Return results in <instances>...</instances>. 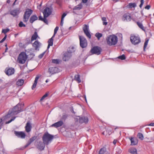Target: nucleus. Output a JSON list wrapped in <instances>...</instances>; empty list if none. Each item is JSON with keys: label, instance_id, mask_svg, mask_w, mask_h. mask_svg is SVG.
<instances>
[{"label": "nucleus", "instance_id": "obj_45", "mask_svg": "<svg viewBox=\"0 0 154 154\" xmlns=\"http://www.w3.org/2000/svg\"><path fill=\"white\" fill-rule=\"evenodd\" d=\"M9 31V29H3L2 30V32L4 33L6 35V33Z\"/></svg>", "mask_w": 154, "mask_h": 154}, {"label": "nucleus", "instance_id": "obj_46", "mask_svg": "<svg viewBox=\"0 0 154 154\" xmlns=\"http://www.w3.org/2000/svg\"><path fill=\"white\" fill-rule=\"evenodd\" d=\"M16 117H15V116H14V117H12V118L9 121H8L6 122H5V124H9V123H10L12 121H14Z\"/></svg>", "mask_w": 154, "mask_h": 154}, {"label": "nucleus", "instance_id": "obj_12", "mask_svg": "<svg viewBox=\"0 0 154 154\" xmlns=\"http://www.w3.org/2000/svg\"><path fill=\"white\" fill-rule=\"evenodd\" d=\"M20 9L19 8H17L10 11V14L14 17L17 16L20 13Z\"/></svg>", "mask_w": 154, "mask_h": 154}, {"label": "nucleus", "instance_id": "obj_63", "mask_svg": "<svg viewBox=\"0 0 154 154\" xmlns=\"http://www.w3.org/2000/svg\"><path fill=\"white\" fill-rule=\"evenodd\" d=\"M2 119H0V125H1L2 123H3L2 122Z\"/></svg>", "mask_w": 154, "mask_h": 154}, {"label": "nucleus", "instance_id": "obj_50", "mask_svg": "<svg viewBox=\"0 0 154 154\" xmlns=\"http://www.w3.org/2000/svg\"><path fill=\"white\" fill-rule=\"evenodd\" d=\"M80 118V116H78L75 119V122H79V118Z\"/></svg>", "mask_w": 154, "mask_h": 154}, {"label": "nucleus", "instance_id": "obj_28", "mask_svg": "<svg viewBox=\"0 0 154 154\" xmlns=\"http://www.w3.org/2000/svg\"><path fill=\"white\" fill-rule=\"evenodd\" d=\"M74 79L78 83H80L81 82V81L80 79V76L79 74L75 75L74 77Z\"/></svg>", "mask_w": 154, "mask_h": 154}, {"label": "nucleus", "instance_id": "obj_16", "mask_svg": "<svg viewBox=\"0 0 154 154\" xmlns=\"http://www.w3.org/2000/svg\"><path fill=\"white\" fill-rule=\"evenodd\" d=\"M41 45V43L37 40L35 41L32 44V46L36 50H39V48Z\"/></svg>", "mask_w": 154, "mask_h": 154}, {"label": "nucleus", "instance_id": "obj_53", "mask_svg": "<svg viewBox=\"0 0 154 154\" xmlns=\"http://www.w3.org/2000/svg\"><path fill=\"white\" fill-rule=\"evenodd\" d=\"M150 8V6L149 5H147L145 7V9L149 10Z\"/></svg>", "mask_w": 154, "mask_h": 154}, {"label": "nucleus", "instance_id": "obj_18", "mask_svg": "<svg viewBox=\"0 0 154 154\" xmlns=\"http://www.w3.org/2000/svg\"><path fill=\"white\" fill-rule=\"evenodd\" d=\"M63 124V121L60 120L52 124L51 125V127H54L56 128H57L61 126Z\"/></svg>", "mask_w": 154, "mask_h": 154}, {"label": "nucleus", "instance_id": "obj_51", "mask_svg": "<svg viewBox=\"0 0 154 154\" xmlns=\"http://www.w3.org/2000/svg\"><path fill=\"white\" fill-rule=\"evenodd\" d=\"M144 0H140V4L139 5V7L140 8H141L142 7L143 4H144Z\"/></svg>", "mask_w": 154, "mask_h": 154}, {"label": "nucleus", "instance_id": "obj_58", "mask_svg": "<svg viewBox=\"0 0 154 154\" xmlns=\"http://www.w3.org/2000/svg\"><path fill=\"white\" fill-rule=\"evenodd\" d=\"M6 38H7V35H5V37H4V38L2 40H3V41H4L6 39Z\"/></svg>", "mask_w": 154, "mask_h": 154}, {"label": "nucleus", "instance_id": "obj_64", "mask_svg": "<svg viewBox=\"0 0 154 154\" xmlns=\"http://www.w3.org/2000/svg\"><path fill=\"white\" fill-rule=\"evenodd\" d=\"M3 125V123H2L1 125H0V130L2 128Z\"/></svg>", "mask_w": 154, "mask_h": 154}, {"label": "nucleus", "instance_id": "obj_39", "mask_svg": "<svg viewBox=\"0 0 154 154\" xmlns=\"http://www.w3.org/2000/svg\"><path fill=\"white\" fill-rule=\"evenodd\" d=\"M102 20L103 21V24L104 25H106L107 24V23L106 22V19L105 17H103L102 18Z\"/></svg>", "mask_w": 154, "mask_h": 154}, {"label": "nucleus", "instance_id": "obj_1", "mask_svg": "<svg viewBox=\"0 0 154 154\" xmlns=\"http://www.w3.org/2000/svg\"><path fill=\"white\" fill-rule=\"evenodd\" d=\"M54 135L49 134L47 131L46 132L42 137L43 142L46 145H48L54 139Z\"/></svg>", "mask_w": 154, "mask_h": 154}, {"label": "nucleus", "instance_id": "obj_44", "mask_svg": "<svg viewBox=\"0 0 154 154\" xmlns=\"http://www.w3.org/2000/svg\"><path fill=\"white\" fill-rule=\"evenodd\" d=\"M59 27L58 26H56L54 29V34L53 35V37H54L55 35L57 33Z\"/></svg>", "mask_w": 154, "mask_h": 154}, {"label": "nucleus", "instance_id": "obj_22", "mask_svg": "<svg viewBox=\"0 0 154 154\" xmlns=\"http://www.w3.org/2000/svg\"><path fill=\"white\" fill-rule=\"evenodd\" d=\"M122 20L124 21L126 20L127 21H129L131 20V16L128 13L125 14H124L122 17Z\"/></svg>", "mask_w": 154, "mask_h": 154}, {"label": "nucleus", "instance_id": "obj_61", "mask_svg": "<svg viewBox=\"0 0 154 154\" xmlns=\"http://www.w3.org/2000/svg\"><path fill=\"white\" fill-rule=\"evenodd\" d=\"M31 143H32L29 140L27 143L28 145H29L31 144Z\"/></svg>", "mask_w": 154, "mask_h": 154}, {"label": "nucleus", "instance_id": "obj_11", "mask_svg": "<svg viewBox=\"0 0 154 154\" xmlns=\"http://www.w3.org/2000/svg\"><path fill=\"white\" fill-rule=\"evenodd\" d=\"M72 52L68 51L65 52L64 54V57L63 58V61H66L68 60L72 56Z\"/></svg>", "mask_w": 154, "mask_h": 154}, {"label": "nucleus", "instance_id": "obj_59", "mask_svg": "<svg viewBox=\"0 0 154 154\" xmlns=\"http://www.w3.org/2000/svg\"><path fill=\"white\" fill-rule=\"evenodd\" d=\"M148 125L152 126H154V123H151Z\"/></svg>", "mask_w": 154, "mask_h": 154}, {"label": "nucleus", "instance_id": "obj_15", "mask_svg": "<svg viewBox=\"0 0 154 154\" xmlns=\"http://www.w3.org/2000/svg\"><path fill=\"white\" fill-rule=\"evenodd\" d=\"M45 145V144L43 142H42L41 141H40L38 143L36 147L40 150L42 151L44 149Z\"/></svg>", "mask_w": 154, "mask_h": 154}, {"label": "nucleus", "instance_id": "obj_37", "mask_svg": "<svg viewBox=\"0 0 154 154\" xmlns=\"http://www.w3.org/2000/svg\"><path fill=\"white\" fill-rule=\"evenodd\" d=\"M149 41V39H146L145 41L144 42V46H143V50L144 51L145 48H146L147 46L148 45V42Z\"/></svg>", "mask_w": 154, "mask_h": 154}, {"label": "nucleus", "instance_id": "obj_36", "mask_svg": "<svg viewBox=\"0 0 154 154\" xmlns=\"http://www.w3.org/2000/svg\"><path fill=\"white\" fill-rule=\"evenodd\" d=\"M136 23L139 28L143 30H144V27L142 23H140L139 22H136Z\"/></svg>", "mask_w": 154, "mask_h": 154}, {"label": "nucleus", "instance_id": "obj_31", "mask_svg": "<svg viewBox=\"0 0 154 154\" xmlns=\"http://www.w3.org/2000/svg\"><path fill=\"white\" fill-rule=\"evenodd\" d=\"M14 115H13V113L11 111V110H10L8 112V114L5 116V118L6 119H8L11 117H13V116H14Z\"/></svg>", "mask_w": 154, "mask_h": 154}, {"label": "nucleus", "instance_id": "obj_32", "mask_svg": "<svg viewBox=\"0 0 154 154\" xmlns=\"http://www.w3.org/2000/svg\"><path fill=\"white\" fill-rule=\"evenodd\" d=\"M24 80L23 79H19L16 82V84L18 86H21L24 83Z\"/></svg>", "mask_w": 154, "mask_h": 154}, {"label": "nucleus", "instance_id": "obj_19", "mask_svg": "<svg viewBox=\"0 0 154 154\" xmlns=\"http://www.w3.org/2000/svg\"><path fill=\"white\" fill-rule=\"evenodd\" d=\"M14 68H9L7 69H5V73L6 75L8 76L14 74Z\"/></svg>", "mask_w": 154, "mask_h": 154}, {"label": "nucleus", "instance_id": "obj_21", "mask_svg": "<svg viewBox=\"0 0 154 154\" xmlns=\"http://www.w3.org/2000/svg\"><path fill=\"white\" fill-rule=\"evenodd\" d=\"M58 68L56 67H50L49 68L48 72L51 74L56 73L57 72Z\"/></svg>", "mask_w": 154, "mask_h": 154}, {"label": "nucleus", "instance_id": "obj_30", "mask_svg": "<svg viewBox=\"0 0 154 154\" xmlns=\"http://www.w3.org/2000/svg\"><path fill=\"white\" fill-rule=\"evenodd\" d=\"M129 152L132 154H137V150L135 148H131L129 149Z\"/></svg>", "mask_w": 154, "mask_h": 154}, {"label": "nucleus", "instance_id": "obj_26", "mask_svg": "<svg viewBox=\"0 0 154 154\" xmlns=\"http://www.w3.org/2000/svg\"><path fill=\"white\" fill-rule=\"evenodd\" d=\"M54 37H53V36L50 39H49L48 41V45L47 47V48L48 49L50 46H52L53 45V38Z\"/></svg>", "mask_w": 154, "mask_h": 154}, {"label": "nucleus", "instance_id": "obj_55", "mask_svg": "<svg viewBox=\"0 0 154 154\" xmlns=\"http://www.w3.org/2000/svg\"><path fill=\"white\" fill-rule=\"evenodd\" d=\"M63 19H61L60 25L61 26H62L63 24Z\"/></svg>", "mask_w": 154, "mask_h": 154}, {"label": "nucleus", "instance_id": "obj_57", "mask_svg": "<svg viewBox=\"0 0 154 154\" xmlns=\"http://www.w3.org/2000/svg\"><path fill=\"white\" fill-rule=\"evenodd\" d=\"M117 140H114L113 142V143L114 145H115L116 144V143L117 142Z\"/></svg>", "mask_w": 154, "mask_h": 154}, {"label": "nucleus", "instance_id": "obj_8", "mask_svg": "<svg viewBox=\"0 0 154 154\" xmlns=\"http://www.w3.org/2000/svg\"><path fill=\"white\" fill-rule=\"evenodd\" d=\"M130 41L132 44L134 45L137 44L140 42L139 37L134 35H132L131 36Z\"/></svg>", "mask_w": 154, "mask_h": 154}, {"label": "nucleus", "instance_id": "obj_60", "mask_svg": "<svg viewBox=\"0 0 154 154\" xmlns=\"http://www.w3.org/2000/svg\"><path fill=\"white\" fill-rule=\"evenodd\" d=\"M88 1V0H82V2L84 3H86Z\"/></svg>", "mask_w": 154, "mask_h": 154}, {"label": "nucleus", "instance_id": "obj_7", "mask_svg": "<svg viewBox=\"0 0 154 154\" xmlns=\"http://www.w3.org/2000/svg\"><path fill=\"white\" fill-rule=\"evenodd\" d=\"M80 45L82 48H86L87 46V42L86 38L83 36L79 35Z\"/></svg>", "mask_w": 154, "mask_h": 154}, {"label": "nucleus", "instance_id": "obj_23", "mask_svg": "<svg viewBox=\"0 0 154 154\" xmlns=\"http://www.w3.org/2000/svg\"><path fill=\"white\" fill-rule=\"evenodd\" d=\"M40 77V76L38 75H37L36 76L34 81V83H33L32 87V90H33L35 88H36L37 83L38 80L39 79Z\"/></svg>", "mask_w": 154, "mask_h": 154}, {"label": "nucleus", "instance_id": "obj_52", "mask_svg": "<svg viewBox=\"0 0 154 154\" xmlns=\"http://www.w3.org/2000/svg\"><path fill=\"white\" fill-rule=\"evenodd\" d=\"M66 14H67L65 13H63L61 19H63L64 17L66 16Z\"/></svg>", "mask_w": 154, "mask_h": 154}, {"label": "nucleus", "instance_id": "obj_62", "mask_svg": "<svg viewBox=\"0 0 154 154\" xmlns=\"http://www.w3.org/2000/svg\"><path fill=\"white\" fill-rule=\"evenodd\" d=\"M30 55L32 57H33L34 56V55L33 53H31L30 54Z\"/></svg>", "mask_w": 154, "mask_h": 154}, {"label": "nucleus", "instance_id": "obj_5", "mask_svg": "<svg viewBox=\"0 0 154 154\" xmlns=\"http://www.w3.org/2000/svg\"><path fill=\"white\" fill-rule=\"evenodd\" d=\"M32 12L33 11L31 9L27 8L26 10L23 17V21L24 22L26 23L28 21Z\"/></svg>", "mask_w": 154, "mask_h": 154}, {"label": "nucleus", "instance_id": "obj_13", "mask_svg": "<svg viewBox=\"0 0 154 154\" xmlns=\"http://www.w3.org/2000/svg\"><path fill=\"white\" fill-rule=\"evenodd\" d=\"M51 10L49 8L46 7L44 10L43 13L44 16L45 17H48L51 14Z\"/></svg>", "mask_w": 154, "mask_h": 154}, {"label": "nucleus", "instance_id": "obj_38", "mask_svg": "<svg viewBox=\"0 0 154 154\" xmlns=\"http://www.w3.org/2000/svg\"><path fill=\"white\" fill-rule=\"evenodd\" d=\"M128 6L130 8H135L136 6V4L135 3H130L128 4Z\"/></svg>", "mask_w": 154, "mask_h": 154}, {"label": "nucleus", "instance_id": "obj_33", "mask_svg": "<svg viewBox=\"0 0 154 154\" xmlns=\"http://www.w3.org/2000/svg\"><path fill=\"white\" fill-rule=\"evenodd\" d=\"M137 137L140 140H143L144 139V137L143 134L140 133H139L137 135Z\"/></svg>", "mask_w": 154, "mask_h": 154}, {"label": "nucleus", "instance_id": "obj_4", "mask_svg": "<svg viewBox=\"0 0 154 154\" xmlns=\"http://www.w3.org/2000/svg\"><path fill=\"white\" fill-rule=\"evenodd\" d=\"M102 51V49L100 47L98 46H94L90 50L89 53L91 54L90 55H92L94 54L97 55H100Z\"/></svg>", "mask_w": 154, "mask_h": 154}, {"label": "nucleus", "instance_id": "obj_34", "mask_svg": "<svg viewBox=\"0 0 154 154\" xmlns=\"http://www.w3.org/2000/svg\"><path fill=\"white\" fill-rule=\"evenodd\" d=\"M68 116V115L67 114H63L62 117L61 119V121H65L67 118Z\"/></svg>", "mask_w": 154, "mask_h": 154}, {"label": "nucleus", "instance_id": "obj_17", "mask_svg": "<svg viewBox=\"0 0 154 154\" xmlns=\"http://www.w3.org/2000/svg\"><path fill=\"white\" fill-rule=\"evenodd\" d=\"M88 119L86 116H83L80 117V118H79V123H85L86 124L88 123Z\"/></svg>", "mask_w": 154, "mask_h": 154}, {"label": "nucleus", "instance_id": "obj_2", "mask_svg": "<svg viewBox=\"0 0 154 154\" xmlns=\"http://www.w3.org/2000/svg\"><path fill=\"white\" fill-rule=\"evenodd\" d=\"M106 41L109 45H115L118 42V38L117 36L114 35H110L106 38Z\"/></svg>", "mask_w": 154, "mask_h": 154}, {"label": "nucleus", "instance_id": "obj_43", "mask_svg": "<svg viewBox=\"0 0 154 154\" xmlns=\"http://www.w3.org/2000/svg\"><path fill=\"white\" fill-rule=\"evenodd\" d=\"M37 138V137L36 136H33L31 137L29 139V140L32 142V143L35 140H36Z\"/></svg>", "mask_w": 154, "mask_h": 154}, {"label": "nucleus", "instance_id": "obj_27", "mask_svg": "<svg viewBox=\"0 0 154 154\" xmlns=\"http://www.w3.org/2000/svg\"><path fill=\"white\" fill-rule=\"evenodd\" d=\"M82 5L81 3H79L78 5L74 7L73 8V10H79L81 9L82 7Z\"/></svg>", "mask_w": 154, "mask_h": 154}, {"label": "nucleus", "instance_id": "obj_9", "mask_svg": "<svg viewBox=\"0 0 154 154\" xmlns=\"http://www.w3.org/2000/svg\"><path fill=\"white\" fill-rule=\"evenodd\" d=\"M83 29L85 34L89 38H91V35L89 32L88 29V26L86 24H84L83 28Z\"/></svg>", "mask_w": 154, "mask_h": 154}, {"label": "nucleus", "instance_id": "obj_3", "mask_svg": "<svg viewBox=\"0 0 154 154\" xmlns=\"http://www.w3.org/2000/svg\"><path fill=\"white\" fill-rule=\"evenodd\" d=\"M27 56L25 52H21L17 58L18 62L20 64H24L27 60Z\"/></svg>", "mask_w": 154, "mask_h": 154}, {"label": "nucleus", "instance_id": "obj_29", "mask_svg": "<svg viewBox=\"0 0 154 154\" xmlns=\"http://www.w3.org/2000/svg\"><path fill=\"white\" fill-rule=\"evenodd\" d=\"M107 151L106 148L105 147H103L101 148L99 151L98 154H104Z\"/></svg>", "mask_w": 154, "mask_h": 154}, {"label": "nucleus", "instance_id": "obj_20", "mask_svg": "<svg viewBox=\"0 0 154 154\" xmlns=\"http://www.w3.org/2000/svg\"><path fill=\"white\" fill-rule=\"evenodd\" d=\"M129 139L131 141V145H136L137 144L138 140L136 138L134 137H131L129 138Z\"/></svg>", "mask_w": 154, "mask_h": 154}, {"label": "nucleus", "instance_id": "obj_56", "mask_svg": "<svg viewBox=\"0 0 154 154\" xmlns=\"http://www.w3.org/2000/svg\"><path fill=\"white\" fill-rule=\"evenodd\" d=\"M43 19V18H42V17L41 16H40L38 17V20H41L42 21Z\"/></svg>", "mask_w": 154, "mask_h": 154}, {"label": "nucleus", "instance_id": "obj_41", "mask_svg": "<svg viewBox=\"0 0 154 154\" xmlns=\"http://www.w3.org/2000/svg\"><path fill=\"white\" fill-rule=\"evenodd\" d=\"M19 26L20 27H25L26 25L23 24V23L22 21H20L18 24Z\"/></svg>", "mask_w": 154, "mask_h": 154}, {"label": "nucleus", "instance_id": "obj_47", "mask_svg": "<svg viewBox=\"0 0 154 154\" xmlns=\"http://www.w3.org/2000/svg\"><path fill=\"white\" fill-rule=\"evenodd\" d=\"M118 58L121 60H124L125 59L126 57L125 55L123 54L118 57Z\"/></svg>", "mask_w": 154, "mask_h": 154}, {"label": "nucleus", "instance_id": "obj_49", "mask_svg": "<svg viewBox=\"0 0 154 154\" xmlns=\"http://www.w3.org/2000/svg\"><path fill=\"white\" fill-rule=\"evenodd\" d=\"M48 95V94L47 93H46L45 94H44L41 98L40 100L42 101L43 100H44L46 97H47Z\"/></svg>", "mask_w": 154, "mask_h": 154}, {"label": "nucleus", "instance_id": "obj_6", "mask_svg": "<svg viewBox=\"0 0 154 154\" xmlns=\"http://www.w3.org/2000/svg\"><path fill=\"white\" fill-rule=\"evenodd\" d=\"M23 111V110L21 108V106L18 104L15 106L11 110V111L13 113V115H16L19 112Z\"/></svg>", "mask_w": 154, "mask_h": 154}, {"label": "nucleus", "instance_id": "obj_24", "mask_svg": "<svg viewBox=\"0 0 154 154\" xmlns=\"http://www.w3.org/2000/svg\"><path fill=\"white\" fill-rule=\"evenodd\" d=\"M38 19V17L36 15H33L30 17L29 22L31 23H32L34 21Z\"/></svg>", "mask_w": 154, "mask_h": 154}, {"label": "nucleus", "instance_id": "obj_42", "mask_svg": "<svg viewBox=\"0 0 154 154\" xmlns=\"http://www.w3.org/2000/svg\"><path fill=\"white\" fill-rule=\"evenodd\" d=\"M48 17H45V16H44V18L42 21H43L45 23L47 24H48V20L46 18Z\"/></svg>", "mask_w": 154, "mask_h": 154}, {"label": "nucleus", "instance_id": "obj_10", "mask_svg": "<svg viewBox=\"0 0 154 154\" xmlns=\"http://www.w3.org/2000/svg\"><path fill=\"white\" fill-rule=\"evenodd\" d=\"M14 133L15 135L18 137L22 139L24 138L26 136L25 133L23 131H14Z\"/></svg>", "mask_w": 154, "mask_h": 154}, {"label": "nucleus", "instance_id": "obj_40", "mask_svg": "<svg viewBox=\"0 0 154 154\" xmlns=\"http://www.w3.org/2000/svg\"><path fill=\"white\" fill-rule=\"evenodd\" d=\"M56 3L60 7L62 5V0H56Z\"/></svg>", "mask_w": 154, "mask_h": 154}, {"label": "nucleus", "instance_id": "obj_48", "mask_svg": "<svg viewBox=\"0 0 154 154\" xmlns=\"http://www.w3.org/2000/svg\"><path fill=\"white\" fill-rule=\"evenodd\" d=\"M52 62L55 64H58L59 63V60L58 59H53Z\"/></svg>", "mask_w": 154, "mask_h": 154}, {"label": "nucleus", "instance_id": "obj_54", "mask_svg": "<svg viewBox=\"0 0 154 154\" xmlns=\"http://www.w3.org/2000/svg\"><path fill=\"white\" fill-rule=\"evenodd\" d=\"M45 54V53H43L42 54H40L39 56V57L40 58H42L44 54Z\"/></svg>", "mask_w": 154, "mask_h": 154}, {"label": "nucleus", "instance_id": "obj_25", "mask_svg": "<svg viewBox=\"0 0 154 154\" xmlns=\"http://www.w3.org/2000/svg\"><path fill=\"white\" fill-rule=\"evenodd\" d=\"M39 38L38 36L37 33L36 31L34 32V34L32 35L31 38V41L32 42L34 40H36L37 38Z\"/></svg>", "mask_w": 154, "mask_h": 154}, {"label": "nucleus", "instance_id": "obj_35", "mask_svg": "<svg viewBox=\"0 0 154 154\" xmlns=\"http://www.w3.org/2000/svg\"><path fill=\"white\" fill-rule=\"evenodd\" d=\"M102 34L100 33H99V32L95 34V36L97 38L98 40H99L100 39V38L102 37Z\"/></svg>", "mask_w": 154, "mask_h": 154}, {"label": "nucleus", "instance_id": "obj_14", "mask_svg": "<svg viewBox=\"0 0 154 154\" xmlns=\"http://www.w3.org/2000/svg\"><path fill=\"white\" fill-rule=\"evenodd\" d=\"M25 131L27 133L31 131L32 128V124L29 121H28L26 124L25 126Z\"/></svg>", "mask_w": 154, "mask_h": 154}]
</instances>
